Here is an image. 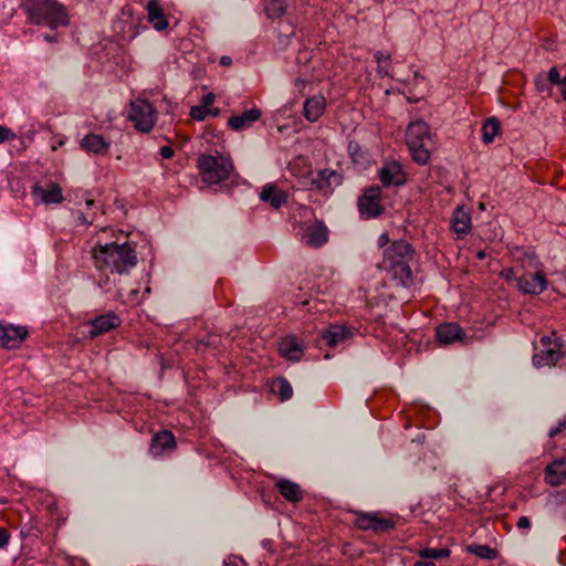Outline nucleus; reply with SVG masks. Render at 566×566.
Returning a JSON list of instances; mask_svg holds the SVG:
<instances>
[{"label":"nucleus","instance_id":"1","mask_svg":"<svg viewBox=\"0 0 566 566\" xmlns=\"http://www.w3.org/2000/svg\"><path fill=\"white\" fill-rule=\"evenodd\" d=\"M93 259L97 270L117 274L127 273L137 264L135 245L129 242L98 244L93 249Z\"/></svg>","mask_w":566,"mask_h":566},{"label":"nucleus","instance_id":"2","mask_svg":"<svg viewBox=\"0 0 566 566\" xmlns=\"http://www.w3.org/2000/svg\"><path fill=\"white\" fill-rule=\"evenodd\" d=\"M415 249L405 240L391 242L382 251L381 269L391 274L392 279L405 287L413 284L410 262L413 260Z\"/></svg>","mask_w":566,"mask_h":566},{"label":"nucleus","instance_id":"3","mask_svg":"<svg viewBox=\"0 0 566 566\" xmlns=\"http://www.w3.org/2000/svg\"><path fill=\"white\" fill-rule=\"evenodd\" d=\"M21 8L32 24L57 29L70 23L65 7L56 0H23Z\"/></svg>","mask_w":566,"mask_h":566},{"label":"nucleus","instance_id":"4","mask_svg":"<svg viewBox=\"0 0 566 566\" xmlns=\"http://www.w3.org/2000/svg\"><path fill=\"white\" fill-rule=\"evenodd\" d=\"M313 217V210L307 206H297L290 214L293 229L301 241L311 248H321L328 241L329 231L321 220H315L313 224H307L303 219L310 220Z\"/></svg>","mask_w":566,"mask_h":566},{"label":"nucleus","instance_id":"5","mask_svg":"<svg viewBox=\"0 0 566 566\" xmlns=\"http://www.w3.org/2000/svg\"><path fill=\"white\" fill-rule=\"evenodd\" d=\"M198 169L206 184L218 185L230 177L233 164L229 157L201 155L198 158Z\"/></svg>","mask_w":566,"mask_h":566},{"label":"nucleus","instance_id":"6","mask_svg":"<svg viewBox=\"0 0 566 566\" xmlns=\"http://www.w3.org/2000/svg\"><path fill=\"white\" fill-rule=\"evenodd\" d=\"M343 182V176L334 169H321L317 171H311L305 177L303 185L308 187L311 190H317L324 196L331 195L334 189L340 186Z\"/></svg>","mask_w":566,"mask_h":566},{"label":"nucleus","instance_id":"7","mask_svg":"<svg viewBox=\"0 0 566 566\" xmlns=\"http://www.w3.org/2000/svg\"><path fill=\"white\" fill-rule=\"evenodd\" d=\"M353 513L355 515L353 524L360 531L386 533L396 526L394 520L382 517L378 512L354 511Z\"/></svg>","mask_w":566,"mask_h":566},{"label":"nucleus","instance_id":"8","mask_svg":"<svg viewBox=\"0 0 566 566\" xmlns=\"http://www.w3.org/2000/svg\"><path fill=\"white\" fill-rule=\"evenodd\" d=\"M155 108L146 99H136L130 104L128 118L135 128L148 133L155 124Z\"/></svg>","mask_w":566,"mask_h":566},{"label":"nucleus","instance_id":"9","mask_svg":"<svg viewBox=\"0 0 566 566\" xmlns=\"http://www.w3.org/2000/svg\"><path fill=\"white\" fill-rule=\"evenodd\" d=\"M542 348L533 355V365L537 368L549 366L557 363L562 357L560 344L553 340L549 336L541 338Z\"/></svg>","mask_w":566,"mask_h":566},{"label":"nucleus","instance_id":"10","mask_svg":"<svg viewBox=\"0 0 566 566\" xmlns=\"http://www.w3.org/2000/svg\"><path fill=\"white\" fill-rule=\"evenodd\" d=\"M542 264L539 262H535L534 268L536 269V272L534 273H525L518 279L517 281V289L524 293L530 295H539L543 293L548 285L547 279L545 274L539 271V266Z\"/></svg>","mask_w":566,"mask_h":566},{"label":"nucleus","instance_id":"11","mask_svg":"<svg viewBox=\"0 0 566 566\" xmlns=\"http://www.w3.org/2000/svg\"><path fill=\"white\" fill-rule=\"evenodd\" d=\"M381 189L378 186L367 188L358 199L359 212L366 218H377L384 212L380 203Z\"/></svg>","mask_w":566,"mask_h":566},{"label":"nucleus","instance_id":"12","mask_svg":"<svg viewBox=\"0 0 566 566\" xmlns=\"http://www.w3.org/2000/svg\"><path fill=\"white\" fill-rule=\"evenodd\" d=\"M90 326L88 337L94 339L103 334L116 329L122 324V318L113 311L98 315L87 322Z\"/></svg>","mask_w":566,"mask_h":566},{"label":"nucleus","instance_id":"13","mask_svg":"<svg viewBox=\"0 0 566 566\" xmlns=\"http://www.w3.org/2000/svg\"><path fill=\"white\" fill-rule=\"evenodd\" d=\"M27 336L28 329L23 326L0 324V342L4 348H18Z\"/></svg>","mask_w":566,"mask_h":566},{"label":"nucleus","instance_id":"14","mask_svg":"<svg viewBox=\"0 0 566 566\" xmlns=\"http://www.w3.org/2000/svg\"><path fill=\"white\" fill-rule=\"evenodd\" d=\"M379 179L384 187L402 186L406 182V175L398 161H390L379 169Z\"/></svg>","mask_w":566,"mask_h":566},{"label":"nucleus","instance_id":"15","mask_svg":"<svg viewBox=\"0 0 566 566\" xmlns=\"http://www.w3.org/2000/svg\"><path fill=\"white\" fill-rule=\"evenodd\" d=\"M175 436L170 430H161L151 438L149 453L159 457L165 452H171L176 449Z\"/></svg>","mask_w":566,"mask_h":566},{"label":"nucleus","instance_id":"16","mask_svg":"<svg viewBox=\"0 0 566 566\" xmlns=\"http://www.w3.org/2000/svg\"><path fill=\"white\" fill-rule=\"evenodd\" d=\"M353 333L350 329L343 325H331L327 329L323 331L321 335L322 342L328 347H337L350 339Z\"/></svg>","mask_w":566,"mask_h":566},{"label":"nucleus","instance_id":"17","mask_svg":"<svg viewBox=\"0 0 566 566\" xmlns=\"http://www.w3.org/2000/svg\"><path fill=\"white\" fill-rule=\"evenodd\" d=\"M304 348L303 343L294 335L284 337L279 345L281 356L290 361H300L303 357Z\"/></svg>","mask_w":566,"mask_h":566},{"label":"nucleus","instance_id":"18","mask_svg":"<svg viewBox=\"0 0 566 566\" xmlns=\"http://www.w3.org/2000/svg\"><path fill=\"white\" fill-rule=\"evenodd\" d=\"M407 145L419 143H433L429 126L423 120H416L409 124L406 132Z\"/></svg>","mask_w":566,"mask_h":566},{"label":"nucleus","instance_id":"19","mask_svg":"<svg viewBox=\"0 0 566 566\" xmlns=\"http://www.w3.org/2000/svg\"><path fill=\"white\" fill-rule=\"evenodd\" d=\"M261 111L258 107L250 108L241 115H233L228 119V127L234 132H240L250 128L255 122L261 118Z\"/></svg>","mask_w":566,"mask_h":566},{"label":"nucleus","instance_id":"20","mask_svg":"<svg viewBox=\"0 0 566 566\" xmlns=\"http://www.w3.org/2000/svg\"><path fill=\"white\" fill-rule=\"evenodd\" d=\"M147 20L156 31H164L168 28L167 17L158 0H149L146 4Z\"/></svg>","mask_w":566,"mask_h":566},{"label":"nucleus","instance_id":"21","mask_svg":"<svg viewBox=\"0 0 566 566\" xmlns=\"http://www.w3.org/2000/svg\"><path fill=\"white\" fill-rule=\"evenodd\" d=\"M545 481L549 485H560L566 481V459L552 461L544 470Z\"/></svg>","mask_w":566,"mask_h":566},{"label":"nucleus","instance_id":"22","mask_svg":"<svg viewBox=\"0 0 566 566\" xmlns=\"http://www.w3.org/2000/svg\"><path fill=\"white\" fill-rule=\"evenodd\" d=\"M81 147L87 153L106 155L111 144L106 142L103 135L91 133L82 138Z\"/></svg>","mask_w":566,"mask_h":566},{"label":"nucleus","instance_id":"23","mask_svg":"<svg viewBox=\"0 0 566 566\" xmlns=\"http://www.w3.org/2000/svg\"><path fill=\"white\" fill-rule=\"evenodd\" d=\"M326 101L323 95H315L306 98L303 105V115L306 120L316 122L325 111Z\"/></svg>","mask_w":566,"mask_h":566},{"label":"nucleus","instance_id":"24","mask_svg":"<svg viewBox=\"0 0 566 566\" xmlns=\"http://www.w3.org/2000/svg\"><path fill=\"white\" fill-rule=\"evenodd\" d=\"M464 335L463 329L457 323H444L437 327L436 336L441 344H452L455 340H461Z\"/></svg>","mask_w":566,"mask_h":566},{"label":"nucleus","instance_id":"25","mask_svg":"<svg viewBox=\"0 0 566 566\" xmlns=\"http://www.w3.org/2000/svg\"><path fill=\"white\" fill-rule=\"evenodd\" d=\"M32 195L45 205L60 203L64 199L62 188L57 184H51L49 189L35 185L32 187Z\"/></svg>","mask_w":566,"mask_h":566},{"label":"nucleus","instance_id":"26","mask_svg":"<svg viewBox=\"0 0 566 566\" xmlns=\"http://www.w3.org/2000/svg\"><path fill=\"white\" fill-rule=\"evenodd\" d=\"M260 199L264 202H269L274 209H280L287 201V193L275 185L268 184L262 188Z\"/></svg>","mask_w":566,"mask_h":566},{"label":"nucleus","instance_id":"27","mask_svg":"<svg viewBox=\"0 0 566 566\" xmlns=\"http://www.w3.org/2000/svg\"><path fill=\"white\" fill-rule=\"evenodd\" d=\"M276 488L281 495L290 502H301L303 500V491L301 486L287 479H281L276 482Z\"/></svg>","mask_w":566,"mask_h":566},{"label":"nucleus","instance_id":"28","mask_svg":"<svg viewBox=\"0 0 566 566\" xmlns=\"http://www.w3.org/2000/svg\"><path fill=\"white\" fill-rule=\"evenodd\" d=\"M451 227L460 237L467 234L471 229V217L469 212L458 207L452 214Z\"/></svg>","mask_w":566,"mask_h":566},{"label":"nucleus","instance_id":"29","mask_svg":"<svg viewBox=\"0 0 566 566\" xmlns=\"http://www.w3.org/2000/svg\"><path fill=\"white\" fill-rule=\"evenodd\" d=\"M433 143H419L416 145H408L412 159L419 165H426L430 159L429 147Z\"/></svg>","mask_w":566,"mask_h":566},{"label":"nucleus","instance_id":"30","mask_svg":"<svg viewBox=\"0 0 566 566\" xmlns=\"http://www.w3.org/2000/svg\"><path fill=\"white\" fill-rule=\"evenodd\" d=\"M467 552L470 554L475 555L479 558L486 559V560H494L499 556V552L489 545L483 544H470L467 546Z\"/></svg>","mask_w":566,"mask_h":566},{"label":"nucleus","instance_id":"31","mask_svg":"<svg viewBox=\"0 0 566 566\" xmlns=\"http://www.w3.org/2000/svg\"><path fill=\"white\" fill-rule=\"evenodd\" d=\"M551 510L555 516L566 520V490H560L549 500Z\"/></svg>","mask_w":566,"mask_h":566},{"label":"nucleus","instance_id":"32","mask_svg":"<svg viewBox=\"0 0 566 566\" xmlns=\"http://www.w3.org/2000/svg\"><path fill=\"white\" fill-rule=\"evenodd\" d=\"M501 124L496 117H489L485 119L482 127V140L485 144H491L495 136L500 133Z\"/></svg>","mask_w":566,"mask_h":566},{"label":"nucleus","instance_id":"33","mask_svg":"<svg viewBox=\"0 0 566 566\" xmlns=\"http://www.w3.org/2000/svg\"><path fill=\"white\" fill-rule=\"evenodd\" d=\"M271 391L279 395L282 401L289 400L293 396V388L284 377H279L272 382Z\"/></svg>","mask_w":566,"mask_h":566},{"label":"nucleus","instance_id":"34","mask_svg":"<svg viewBox=\"0 0 566 566\" xmlns=\"http://www.w3.org/2000/svg\"><path fill=\"white\" fill-rule=\"evenodd\" d=\"M348 154L356 165L365 166L369 163L368 153L357 142L350 140L348 143Z\"/></svg>","mask_w":566,"mask_h":566},{"label":"nucleus","instance_id":"35","mask_svg":"<svg viewBox=\"0 0 566 566\" xmlns=\"http://www.w3.org/2000/svg\"><path fill=\"white\" fill-rule=\"evenodd\" d=\"M374 57L377 62V72L380 76H391L390 74V62L391 57L389 54H386L381 51H377L374 54Z\"/></svg>","mask_w":566,"mask_h":566},{"label":"nucleus","instance_id":"36","mask_svg":"<svg viewBox=\"0 0 566 566\" xmlns=\"http://www.w3.org/2000/svg\"><path fill=\"white\" fill-rule=\"evenodd\" d=\"M285 1L286 0H269L265 7L268 18L276 19L284 14L286 9Z\"/></svg>","mask_w":566,"mask_h":566},{"label":"nucleus","instance_id":"37","mask_svg":"<svg viewBox=\"0 0 566 566\" xmlns=\"http://www.w3.org/2000/svg\"><path fill=\"white\" fill-rule=\"evenodd\" d=\"M450 553L451 552L448 548L439 549V548H429L428 547V548L420 549L418 554L421 558L439 559V558L449 557Z\"/></svg>","mask_w":566,"mask_h":566},{"label":"nucleus","instance_id":"38","mask_svg":"<svg viewBox=\"0 0 566 566\" xmlns=\"http://www.w3.org/2000/svg\"><path fill=\"white\" fill-rule=\"evenodd\" d=\"M41 530L36 526L35 523H33L32 521L23 524L21 526V531H20V536L22 538H28V537H39L41 535Z\"/></svg>","mask_w":566,"mask_h":566},{"label":"nucleus","instance_id":"39","mask_svg":"<svg viewBox=\"0 0 566 566\" xmlns=\"http://www.w3.org/2000/svg\"><path fill=\"white\" fill-rule=\"evenodd\" d=\"M535 86L536 90L541 93H546L547 96L552 95V85L549 84L548 80L539 74L535 80Z\"/></svg>","mask_w":566,"mask_h":566},{"label":"nucleus","instance_id":"40","mask_svg":"<svg viewBox=\"0 0 566 566\" xmlns=\"http://www.w3.org/2000/svg\"><path fill=\"white\" fill-rule=\"evenodd\" d=\"M210 108L202 105L192 106L190 109V116L196 120H205L209 115Z\"/></svg>","mask_w":566,"mask_h":566},{"label":"nucleus","instance_id":"41","mask_svg":"<svg viewBox=\"0 0 566 566\" xmlns=\"http://www.w3.org/2000/svg\"><path fill=\"white\" fill-rule=\"evenodd\" d=\"M545 77L548 80L551 85L555 84V85L560 86L562 81H563V77H560L558 70L555 66L548 71L547 76H545Z\"/></svg>","mask_w":566,"mask_h":566},{"label":"nucleus","instance_id":"42","mask_svg":"<svg viewBox=\"0 0 566 566\" xmlns=\"http://www.w3.org/2000/svg\"><path fill=\"white\" fill-rule=\"evenodd\" d=\"M560 433H566V416L562 421L558 422L557 427L552 428L548 432L551 438H554Z\"/></svg>","mask_w":566,"mask_h":566},{"label":"nucleus","instance_id":"43","mask_svg":"<svg viewBox=\"0 0 566 566\" xmlns=\"http://www.w3.org/2000/svg\"><path fill=\"white\" fill-rule=\"evenodd\" d=\"M10 538L11 535L9 531L0 526V549H4L8 546Z\"/></svg>","mask_w":566,"mask_h":566},{"label":"nucleus","instance_id":"44","mask_svg":"<svg viewBox=\"0 0 566 566\" xmlns=\"http://www.w3.org/2000/svg\"><path fill=\"white\" fill-rule=\"evenodd\" d=\"M14 136L15 135L8 127L0 126V144L14 138Z\"/></svg>","mask_w":566,"mask_h":566},{"label":"nucleus","instance_id":"45","mask_svg":"<svg viewBox=\"0 0 566 566\" xmlns=\"http://www.w3.org/2000/svg\"><path fill=\"white\" fill-rule=\"evenodd\" d=\"M160 156L165 159H170L175 155V150L170 146H163L159 150Z\"/></svg>","mask_w":566,"mask_h":566},{"label":"nucleus","instance_id":"46","mask_svg":"<svg viewBox=\"0 0 566 566\" xmlns=\"http://www.w3.org/2000/svg\"><path fill=\"white\" fill-rule=\"evenodd\" d=\"M516 526L520 530H528L531 527V521H530V518L527 516H521L517 520Z\"/></svg>","mask_w":566,"mask_h":566},{"label":"nucleus","instance_id":"47","mask_svg":"<svg viewBox=\"0 0 566 566\" xmlns=\"http://www.w3.org/2000/svg\"><path fill=\"white\" fill-rule=\"evenodd\" d=\"M501 276L504 277L506 281L516 280L515 272L513 268L504 269L501 272Z\"/></svg>","mask_w":566,"mask_h":566},{"label":"nucleus","instance_id":"48","mask_svg":"<svg viewBox=\"0 0 566 566\" xmlns=\"http://www.w3.org/2000/svg\"><path fill=\"white\" fill-rule=\"evenodd\" d=\"M214 98H216V96L213 93L206 94L202 97L200 105L206 106L207 108H210L209 106L214 102Z\"/></svg>","mask_w":566,"mask_h":566},{"label":"nucleus","instance_id":"49","mask_svg":"<svg viewBox=\"0 0 566 566\" xmlns=\"http://www.w3.org/2000/svg\"><path fill=\"white\" fill-rule=\"evenodd\" d=\"M389 242H390V239L387 233H382L379 235V238H378V247L379 248H385L386 245L389 244Z\"/></svg>","mask_w":566,"mask_h":566},{"label":"nucleus","instance_id":"50","mask_svg":"<svg viewBox=\"0 0 566 566\" xmlns=\"http://www.w3.org/2000/svg\"><path fill=\"white\" fill-rule=\"evenodd\" d=\"M77 220L78 222H81L82 224H91L92 223V220H88L86 218V216L83 213V212H78L77 213Z\"/></svg>","mask_w":566,"mask_h":566},{"label":"nucleus","instance_id":"51","mask_svg":"<svg viewBox=\"0 0 566 566\" xmlns=\"http://www.w3.org/2000/svg\"><path fill=\"white\" fill-rule=\"evenodd\" d=\"M220 64L222 66H230L232 64V59L230 56H228V55H223L220 59Z\"/></svg>","mask_w":566,"mask_h":566},{"label":"nucleus","instance_id":"52","mask_svg":"<svg viewBox=\"0 0 566 566\" xmlns=\"http://www.w3.org/2000/svg\"><path fill=\"white\" fill-rule=\"evenodd\" d=\"M560 87H562V90H560L562 96H563L564 101L566 102V75L563 77Z\"/></svg>","mask_w":566,"mask_h":566},{"label":"nucleus","instance_id":"53","mask_svg":"<svg viewBox=\"0 0 566 566\" xmlns=\"http://www.w3.org/2000/svg\"><path fill=\"white\" fill-rule=\"evenodd\" d=\"M218 340V337L217 336H210L207 342L205 343L203 340H201L202 344L207 345V346H212V345H216Z\"/></svg>","mask_w":566,"mask_h":566},{"label":"nucleus","instance_id":"54","mask_svg":"<svg viewBox=\"0 0 566 566\" xmlns=\"http://www.w3.org/2000/svg\"><path fill=\"white\" fill-rule=\"evenodd\" d=\"M413 566H436L432 562L428 560H418Z\"/></svg>","mask_w":566,"mask_h":566},{"label":"nucleus","instance_id":"55","mask_svg":"<svg viewBox=\"0 0 566 566\" xmlns=\"http://www.w3.org/2000/svg\"><path fill=\"white\" fill-rule=\"evenodd\" d=\"M209 115H211L213 117L219 116L220 109L219 108H210Z\"/></svg>","mask_w":566,"mask_h":566},{"label":"nucleus","instance_id":"56","mask_svg":"<svg viewBox=\"0 0 566 566\" xmlns=\"http://www.w3.org/2000/svg\"><path fill=\"white\" fill-rule=\"evenodd\" d=\"M43 38H44V40H45L46 42H54V41H55V36L50 35V34H44V36H43Z\"/></svg>","mask_w":566,"mask_h":566},{"label":"nucleus","instance_id":"57","mask_svg":"<svg viewBox=\"0 0 566 566\" xmlns=\"http://www.w3.org/2000/svg\"><path fill=\"white\" fill-rule=\"evenodd\" d=\"M223 566H237L234 562L231 560V557H229L227 560L223 562Z\"/></svg>","mask_w":566,"mask_h":566},{"label":"nucleus","instance_id":"58","mask_svg":"<svg viewBox=\"0 0 566 566\" xmlns=\"http://www.w3.org/2000/svg\"><path fill=\"white\" fill-rule=\"evenodd\" d=\"M107 283H108V277H106L105 280H101V281H99V283H98V285H99L102 289H105V287H106V285H107Z\"/></svg>","mask_w":566,"mask_h":566},{"label":"nucleus","instance_id":"59","mask_svg":"<svg viewBox=\"0 0 566 566\" xmlns=\"http://www.w3.org/2000/svg\"><path fill=\"white\" fill-rule=\"evenodd\" d=\"M93 205H94V200H93V199H88V200H86V206H87V207H91V206H93Z\"/></svg>","mask_w":566,"mask_h":566},{"label":"nucleus","instance_id":"60","mask_svg":"<svg viewBox=\"0 0 566 566\" xmlns=\"http://www.w3.org/2000/svg\"><path fill=\"white\" fill-rule=\"evenodd\" d=\"M485 256V253L483 251L478 252V258L483 259Z\"/></svg>","mask_w":566,"mask_h":566}]
</instances>
